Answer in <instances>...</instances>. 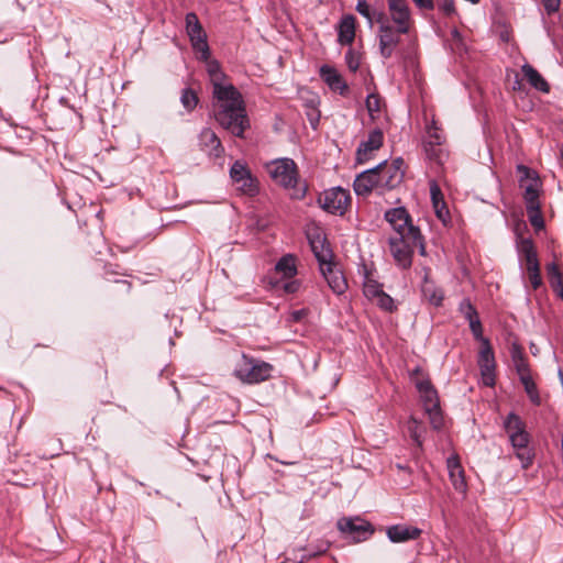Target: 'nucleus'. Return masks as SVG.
Returning <instances> with one entry per match:
<instances>
[{"instance_id": "nucleus-1", "label": "nucleus", "mask_w": 563, "mask_h": 563, "mask_svg": "<svg viewBox=\"0 0 563 563\" xmlns=\"http://www.w3.org/2000/svg\"><path fill=\"white\" fill-rule=\"evenodd\" d=\"M207 71L213 87V98L217 100L214 119L233 135L242 137L250 126L245 104L241 92L227 82V76L217 60L207 59Z\"/></svg>"}, {"instance_id": "nucleus-2", "label": "nucleus", "mask_w": 563, "mask_h": 563, "mask_svg": "<svg viewBox=\"0 0 563 563\" xmlns=\"http://www.w3.org/2000/svg\"><path fill=\"white\" fill-rule=\"evenodd\" d=\"M384 218L394 230V235L388 239L390 254L398 266L409 268L416 249H419L421 255H426L421 232L412 224L411 217L405 207L387 210Z\"/></svg>"}, {"instance_id": "nucleus-3", "label": "nucleus", "mask_w": 563, "mask_h": 563, "mask_svg": "<svg viewBox=\"0 0 563 563\" xmlns=\"http://www.w3.org/2000/svg\"><path fill=\"white\" fill-rule=\"evenodd\" d=\"M504 429L509 437L516 456L521 462V466L528 468L532 463L533 453L529 448L530 435L526 431V423L518 415L510 412L504 420Z\"/></svg>"}, {"instance_id": "nucleus-4", "label": "nucleus", "mask_w": 563, "mask_h": 563, "mask_svg": "<svg viewBox=\"0 0 563 563\" xmlns=\"http://www.w3.org/2000/svg\"><path fill=\"white\" fill-rule=\"evenodd\" d=\"M272 179L286 189H292L291 197L302 199L306 195V186H298V169L291 158H278L266 165Z\"/></svg>"}, {"instance_id": "nucleus-5", "label": "nucleus", "mask_w": 563, "mask_h": 563, "mask_svg": "<svg viewBox=\"0 0 563 563\" xmlns=\"http://www.w3.org/2000/svg\"><path fill=\"white\" fill-rule=\"evenodd\" d=\"M272 365L242 354L234 367V376L241 382L256 384L271 376Z\"/></svg>"}, {"instance_id": "nucleus-6", "label": "nucleus", "mask_w": 563, "mask_h": 563, "mask_svg": "<svg viewBox=\"0 0 563 563\" xmlns=\"http://www.w3.org/2000/svg\"><path fill=\"white\" fill-rule=\"evenodd\" d=\"M186 31L194 51L199 54L198 58L200 60L210 58L207 34L195 12L186 14Z\"/></svg>"}, {"instance_id": "nucleus-7", "label": "nucleus", "mask_w": 563, "mask_h": 563, "mask_svg": "<svg viewBox=\"0 0 563 563\" xmlns=\"http://www.w3.org/2000/svg\"><path fill=\"white\" fill-rule=\"evenodd\" d=\"M404 165V159L397 157L390 164L385 161L375 166L377 174H379V189L390 190L398 187L405 177Z\"/></svg>"}, {"instance_id": "nucleus-8", "label": "nucleus", "mask_w": 563, "mask_h": 563, "mask_svg": "<svg viewBox=\"0 0 563 563\" xmlns=\"http://www.w3.org/2000/svg\"><path fill=\"white\" fill-rule=\"evenodd\" d=\"M410 30L393 25L377 31L378 49L384 59L390 58L397 52V47L401 42V35L408 34Z\"/></svg>"}, {"instance_id": "nucleus-9", "label": "nucleus", "mask_w": 563, "mask_h": 563, "mask_svg": "<svg viewBox=\"0 0 563 563\" xmlns=\"http://www.w3.org/2000/svg\"><path fill=\"white\" fill-rule=\"evenodd\" d=\"M320 207L329 213L343 214L350 202L349 191L336 187L325 190L318 199Z\"/></svg>"}, {"instance_id": "nucleus-10", "label": "nucleus", "mask_w": 563, "mask_h": 563, "mask_svg": "<svg viewBox=\"0 0 563 563\" xmlns=\"http://www.w3.org/2000/svg\"><path fill=\"white\" fill-rule=\"evenodd\" d=\"M338 528L354 542L365 541L374 533L372 525L361 518H342L338 521Z\"/></svg>"}, {"instance_id": "nucleus-11", "label": "nucleus", "mask_w": 563, "mask_h": 563, "mask_svg": "<svg viewBox=\"0 0 563 563\" xmlns=\"http://www.w3.org/2000/svg\"><path fill=\"white\" fill-rule=\"evenodd\" d=\"M230 176L238 185V189L247 196H255L258 192V183L245 164L236 161L230 169Z\"/></svg>"}, {"instance_id": "nucleus-12", "label": "nucleus", "mask_w": 563, "mask_h": 563, "mask_svg": "<svg viewBox=\"0 0 563 563\" xmlns=\"http://www.w3.org/2000/svg\"><path fill=\"white\" fill-rule=\"evenodd\" d=\"M517 172L520 175L519 186L523 189L526 205L539 202L541 183L536 172L525 165H518Z\"/></svg>"}, {"instance_id": "nucleus-13", "label": "nucleus", "mask_w": 563, "mask_h": 563, "mask_svg": "<svg viewBox=\"0 0 563 563\" xmlns=\"http://www.w3.org/2000/svg\"><path fill=\"white\" fill-rule=\"evenodd\" d=\"M482 379L485 386L492 387L495 385V354L489 341H484V344H481L478 360H477Z\"/></svg>"}, {"instance_id": "nucleus-14", "label": "nucleus", "mask_w": 563, "mask_h": 563, "mask_svg": "<svg viewBox=\"0 0 563 563\" xmlns=\"http://www.w3.org/2000/svg\"><path fill=\"white\" fill-rule=\"evenodd\" d=\"M320 271L334 294L342 295L345 292L347 289L346 279L341 269L332 261L320 266Z\"/></svg>"}, {"instance_id": "nucleus-15", "label": "nucleus", "mask_w": 563, "mask_h": 563, "mask_svg": "<svg viewBox=\"0 0 563 563\" xmlns=\"http://www.w3.org/2000/svg\"><path fill=\"white\" fill-rule=\"evenodd\" d=\"M388 12L394 25L410 30L411 12L407 0H387Z\"/></svg>"}, {"instance_id": "nucleus-16", "label": "nucleus", "mask_w": 563, "mask_h": 563, "mask_svg": "<svg viewBox=\"0 0 563 563\" xmlns=\"http://www.w3.org/2000/svg\"><path fill=\"white\" fill-rule=\"evenodd\" d=\"M353 188L356 195L366 196L373 189H379V174L375 167L361 173L353 183Z\"/></svg>"}, {"instance_id": "nucleus-17", "label": "nucleus", "mask_w": 563, "mask_h": 563, "mask_svg": "<svg viewBox=\"0 0 563 563\" xmlns=\"http://www.w3.org/2000/svg\"><path fill=\"white\" fill-rule=\"evenodd\" d=\"M310 247L319 263L322 266L332 260V251L327 243L325 238L318 231L308 234Z\"/></svg>"}, {"instance_id": "nucleus-18", "label": "nucleus", "mask_w": 563, "mask_h": 563, "mask_svg": "<svg viewBox=\"0 0 563 563\" xmlns=\"http://www.w3.org/2000/svg\"><path fill=\"white\" fill-rule=\"evenodd\" d=\"M421 533V529L407 525H394L388 527L386 530L388 539L394 543L417 540Z\"/></svg>"}, {"instance_id": "nucleus-19", "label": "nucleus", "mask_w": 563, "mask_h": 563, "mask_svg": "<svg viewBox=\"0 0 563 563\" xmlns=\"http://www.w3.org/2000/svg\"><path fill=\"white\" fill-rule=\"evenodd\" d=\"M383 132L379 129L373 130L367 140L363 141L356 151L357 162H366L369 158L371 153L383 145Z\"/></svg>"}, {"instance_id": "nucleus-20", "label": "nucleus", "mask_w": 563, "mask_h": 563, "mask_svg": "<svg viewBox=\"0 0 563 563\" xmlns=\"http://www.w3.org/2000/svg\"><path fill=\"white\" fill-rule=\"evenodd\" d=\"M320 77L331 90L338 91L342 96L347 92L349 87L341 74L335 68L323 65L320 68Z\"/></svg>"}, {"instance_id": "nucleus-21", "label": "nucleus", "mask_w": 563, "mask_h": 563, "mask_svg": "<svg viewBox=\"0 0 563 563\" xmlns=\"http://www.w3.org/2000/svg\"><path fill=\"white\" fill-rule=\"evenodd\" d=\"M516 247L519 256L526 261V268L540 264L534 243L531 239L517 235Z\"/></svg>"}, {"instance_id": "nucleus-22", "label": "nucleus", "mask_w": 563, "mask_h": 563, "mask_svg": "<svg viewBox=\"0 0 563 563\" xmlns=\"http://www.w3.org/2000/svg\"><path fill=\"white\" fill-rule=\"evenodd\" d=\"M199 140L202 150L209 155L220 157L223 154L224 150L221 145V141L211 129H203L199 135Z\"/></svg>"}, {"instance_id": "nucleus-23", "label": "nucleus", "mask_w": 563, "mask_h": 563, "mask_svg": "<svg viewBox=\"0 0 563 563\" xmlns=\"http://www.w3.org/2000/svg\"><path fill=\"white\" fill-rule=\"evenodd\" d=\"M355 38V18L351 14L341 19L338 27V41L342 45H351Z\"/></svg>"}, {"instance_id": "nucleus-24", "label": "nucleus", "mask_w": 563, "mask_h": 563, "mask_svg": "<svg viewBox=\"0 0 563 563\" xmlns=\"http://www.w3.org/2000/svg\"><path fill=\"white\" fill-rule=\"evenodd\" d=\"M446 464L449 476L454 488L459 492H464L466 488V483L464 478V472L459 460L456 457H449Z\"/></svg>"}, {"instance_id": "nucleus-25", "label": "nucleus", "mask_w": 563, "mask_h": 563, "mask_svg": "<svg viewBox=\"0 0 563 563\" xmlns=\"http://www.w3.org/2000/svg\"><path fill=\"white\" fill-rule=\"evenodd\" d=\"M521 70L525 78L533 88L542 92H549V84L534 67L529 64H525Z\"/></svg>"}, {"instance_id": "nucleus-26", "label": "nucleus", "mask_w": 563, "mask_h": 563, "mask_svg": "<svg viewBox=\"0 0 563 563\" xmlns=\"http://www.w3.org/2000/svg\"><path fill=\"white\" fill-rule=\"evenodd\" d=\"M276 274L283 278H291L297 274L295 256L287 254L283 256L275 265Z\"/></svg>"}, {"instance_id": "nucleus-27", "label": "nucleus", "mask_w": 563, "mask_h": 563, "mask_svg": "<svg viewBox=\"0 0 563 563\" xmlns=\"http://www.w3.org/2000/svg\"><path fill=\"white\" fill-rule=\"evenodd\" d=\"M429 269H424L423 284L421 286V291L423 296L434 306H440L443 300V294L440 290L434 289L432 283L428 279Z\"/></svg>"}, {"instance_id": "nucleus-28", "label": "nucleus", "mask_w": 563, "mask_h": 563, "mask_svg": "<svg viewBox=\"0 0 563 563\" xmlns=\"http://www.w3.org/2000/svg\"><path fill=\"white\" fill-rule=\"evenodd\" d=\"M526 208H527L528 219H529L531 225L533 228H536L537 230L543 229L544 221H543V218L541 214L540 202L527 203Z\"/></svg>"}, {"instance_id": "nucleus-29", "label": "nucleus", "mask_w": 563, "mask_h": 563, "mask_svg": "<svg viewBox=\"0 0 563 563\" xmlns=\"http://www.w3.org/2000/svg\"><path fill=\"white\" fill-rule=\"evenodd\" d=\"M424 152L428 157V159L437 163V164H443L446 153L443 148V145H435L433 143H423Z\"/></svg>"}, {"instance_id": "nucleus-30", "label": "nucleus", "mask_w": 563, "mask_h": 563, "mask_svg": "<svg viewBox=\"0 0 563 563\" xmlns=\"http://www.w3.org/2000/svg\"><path fill=\"white\" fill-rule=\"evenodd\" d=\"M445 136L443 131L437 125V122H432L427 126V140L424 143H433L435 145H443Z\"/></svg>"}, {"instance_id": "nucleus-31", "label": "nucleus", "mask_w": 563, "mask_h": 563, "mask_svg": "<svg viewBox=\"0 0 563 563\" xmlns=\"http://www.w3.org/2000/svg\"><path fill=\"white\" fill-rule=\"evenodd\" d=\"M363 291L368 299H374L377 295H379L383 291V289L382 285L378 282L372 278L368 274H365L363 282Z\"/></svg>"}, {"instance_id": "nucleus-32", "label": "nucleus", "mask_w": 563, "mask_h": 563, "mask_svg": "<svg viewBox=\"0 0 563 563\" xmlns=\"http://www.w3.org/2000/svg\"><path fill=\"white\" fill-rule=\"evenodd\" d=\"M520 382L522 383L529 399L534 405L539 406L541 404V398H540V395L538 393L537 385L534 384V382L532 379V376L521 377Z\"/></svg>"}, {"instance_id": "nucleus-33", "label": "nucleus", "mask_w": 563, "mask_h": 563, "mask_svg": "<svg viewBox=\"0 0 563 563\" xmlns=\"http://www.w3.org/2000/svg\"><path fill=\"white\" fill-rule=\"evenodd\" d=\"M547 273H548L550 285L554 290H556V289H559V287L563 286V275L560 272V269L555 263L548 264Z\"/></svg>"}, {"instance_id": "nucleus-34", "label": "nucleus", "mask_w": 563, "mask_h": 563, "mask_svg": "<svg viewBox=\"0 0 563 563\" xmlns=\"http://www.w3.org/2000/svg\"><path fill=\"white\" fill-rule=\"evenodd\" d=\"M180 101L187 111H192L198 103V96L192 89L185 88L181 92Z\"/></svg>"}, {"instance_id": "nucleus-35", "label": "nucleus", "mask_w": 563, "mask_h": 563, "mask_svg": "<svg viewBox=\"0 0 563 563\" xmlns=\"http://www.w3.org/2000/svg\"><path fill=\"white\" fill-rule=\"evenodd\" d=\"M374 299L376 300L377 306L385 311L391 312L396 309L394 299L389 295L384 292V290Z\"/></svg>"}, {"instance_id": "nucleus-36", "label": "nucleus", "mask_w": 563, "mask_h": 563, "mask_svg": "<svg viewBox=\"0 0 563 563\" xmlns=\"http://www.w3.org/2000/svg\"><path fill=\"white\" fill-rule=\"evenodd\" d=\"M372 16L373 23L375 22L378 24V31H383L385 27H390L394 25L390 15L388 16L384 11L374 10Z\"/></svg>"}, {"instance_id": "nucleus-37", "label": "nucleus", "mask_w": 563, "mask_h": 563, "mask_svg": "<svg viewBox=\"0 0 563 563\" xmlns=\"http://www.w3.org/2000/svg\"><path fill=\"white\" fill-rule=\"evenodd\" d=\"M366 109L372 118L380 111V98L376 93H369L365 101Z\"/></svg>"}, {"instance_id": "nucleus-38", "label": "nucleus", "mask_w": 563, "mask_h": 563, "mask_svg": "<svg viewBox=\"0 0 563 563\" xmlns=\"http://www.w3.org/2000/svg\"><path fill=\"white\" fill-rule=\"evenodd\" d=\"M421 398L423 400L426 410L439 407V399L435 389H429L426 393L421 394Z\"/></svg>"}, {"instance_id": "nucleus-39", "label": "nucleus", "mask_w": 563, "mask_h": 563, "mask_svg": "<svg viewBox=\"0 0 563 563\" xmlns=\"http://www.w3.org/2000/svg\"><path fill=\"white\" fill-rule=\"evenodd\" d=\"M355 9L362 16H364L367 20L369 26L372 27L373 26V16L372 15H373L374 10L371 9L367 1L358 0Z\"/></svg>"}, {"instance_id": "nucleus-40", "label": "nucleus", "mask_w": 563, "mask_h": 563, "mask_svg": "<svg viewBox=\"0 0 563 563\" xmlns=\"http://www.w3.org/2000/svg\"><path fill=\"white\" fill-rule=\"evenodd\" d=\"M470 329L474 335V338L484 344V341H489L487 338L483 335V328L479 318L472 319L470 322Z\"/></svg>"}, {"instance_id": "nucleus-41", "label": "nucleus", "mask_w": 563, "mask_h": 563, "mask_svg": "<svg viewBox=\"0 0 563 563\" xmlns=\"http://www.w3.org/2000/svg\"><path fill=\"white\" fill-rule=\"evenodd\" d=\"M430 418V423L433 429L439 430L443 426V417L440 410V406L434 409L426 410Z\"/></svg>"}, {"instance_id": "nucleus-42", "label": "nucleus", "mask_w": 563, "mask_h": 563, "mask_svg": "<svg viewBox=\"0 0 563 563\" xmlns=\"http://www.w3.org/2000/svg\"><path fill=\"white\" fill-rule=\"evenodd\" d=\"M527 272H528L529 279H530V283H531L533 289L539 288L542 284V279H541V275H540V264L527 267Z\"/></svg>"}, {"instance_id": "nucleus-43", "label": "nucleus", "mask_w": 563, "mask_h": 563, "mask_svg": "<svg viewBox=\"0 0 563 563\" xmlns=\"http://www.w3.org/2000/svg\"><path fill=\"white\" fill-rule=\"evenodd\" d=\"M460 310L464 314L465 319L470 322L472 319L478 317V313L470 300L464 299L460 303Z\"/></svg>"}, {"instance_id": "nucleus-44", "label": "nucleus", "mask_w": 563, "mask_h": 563, "mask_svg": "<svg viewBox=\"0 0 563 563\" xmlns=\"http://www.w3.org/2000/svg\"><path fill=\"white\" fill-rule=\"evenodd\" d=\"M408 431L410 433L411 439L416 442V444L421 448V432L419 431V423L416 419H411L408 423Z\"/></svg>"}, {"instance_id": "nucleus-45", "label": "nucleus", "mask_w": 563, "mask_h": 563, "mask_svg": "<svg viewBox=\"0 0 563 563\" xmlns=\"http://www.w3.org/2000/svg\"><path fill=\"white\" fill-rule=\"evenodd\" d=\"M345 62L351 71H356L360 67V57L353 49H349L345 54Z\"/></svg>"}, {"instance_id": "nucleus-46", "label": "nucleus", "mask_w": 563, "mask_h": 563, "mask_svg": "<svg viewBox=\"0 0 563 563\" xmlns=\"http://www.w3.org/2000/svg\"><path fill=\"white\" fill-rule=\"evenodd\" d=\"M519 378L531 376L530 368L526 356L514 364Z\"/></svg>"}, {"instance_id": "nucleus-47", "label": "nucleus", "mask_w": 563, "mask_h": 563, "mask_svg": "<svg viewBox=\"0 0 563 563\" xmlns=\"http://www.w3.org/2000/svg\"><path fill=\"white\" fill-rule=\"evenodd\" d=\"M430 195H431L433 208L438 209V206L444 201H443V196H442V192H441L439 186L434 183L431 184V186H430Z\"/></svg>"}, {"instance_id": "nucleus-48", "label": "nucleus", "mask_w": 563, "mask_h": 563, "mask_svg": "<svg viewBox=\"0 0 563 563\" xmlns=\"http://www.w3.org/2000/svg\"><path fill=\"white\" fill-rule=\"evenodd\" d=\"M439 10H441L446 15H452L455 13L454 0H435Z\"/></svg>"}, {"instance_id": "nucleus-49", "label": "nucleus", "mask_w": 563, "mask_h": 563, "mask_svg": "<svg viewBox=\"0 0 563 563\" xmlns=\"http://www.w3.org/2000/svg\"><path fill=\"white\" fill-rule=\"evenodd\" d=\"M544 10L549 15L559 11L561 5V0H542Z\"/></svg>"}, {"instance_id": "nucleus-50", "label": "nucleus", "mask_w": 563, "mask_h": 563, "mask_svg": "<svg viewBox=\"0 0 563 563\" xmlns=\"http://www.w3.org/2000/svg\"><path fill=\"white\" fill-rule=\"evenodd\" d=\"M510 355L514 364L525 357L522 349L517 344L512 345L510 350Z\"/></svg>"}, {"instance_id": "nucleus-51", "label": "nucleus", "mask_w": 563, "mask_h": 563, "mask_svg": "<svg viewBox=\"0 0 563 563\" xmlns=\"http://www.w3.org/2000/svg\"><path fill=\"white\" fill-rule=\"evenodd\" d=\"M283 288H284L285 292L294 294L298 290L299 284L297 280L286 282V283H284Z\"/></svg>"}, {"instance_id": "nucleus-52", "label": "nucleus", "mask_w": 563, "mask_h": 563, "mask_svg": "<svg viewBox=\"0 0 563 563\" xmlns=\"http://www.w3.org/2000/svg\"><path fill=\"white\" fill-rule=\"evenodd\" d=\"M416 386L420 394H423L429 389H434L429 379L419 380Z\"/></svg>"}, {"instance_id": "nucleus-53", "label": "nucleus", "mask_w": 563, "mask_h": 563, "mask_svg": "<svg viewBox=\"0 0 563 563\" xmlns=\"http://www.w3.org/2000/svg\"><path fill=\"white\" fill-rule=\"evenodd\" d=\"M420 9L432 10L434 8L433 0H412Z\"/></svg>"}, {"instance_id": "nucleus-54", "label": "nucleus", "mask_w": 563, "mask_h": 563, "mask_svg": "<svg viewBox=\"0 0 563 563\" xmlns=\"http://www.w3.org/2000/svg\"><path fill=\"white\" fill-rule=\"evenodd\" d=\"M435 210V213H437V217L442 220L443 222H445V217L449 214V210L448 208L445 207V203L442 202L438 206V209H434Z\"/></svg>"}, {"instance_id": "nucleus-55", "label": "nucleus", "mask_w": 563, "mask_h": 563, "mask_svg": "<svg viewBox=\"0 0 563 563\" xmlns=\"http://www.w3.org/2000/svg\"><path fill=\"white\" fill-rule=\"evenodd\" d=\"M309 120H310L311 126L313 129H317V125L319 123V114L310 115Z\"/></svg>"}, {"instance_id": "nucleus-56", "label": "nucleus", "mask_w": 563, "mask_h": 563, "mask_svg": "<svg viewBox=\"0 0 563 563\" xmlns=\"http://www.w3.org/2000/svg\"><path fill=\"white\" fill-rule=\"evenodd\" d=\"M555 291H558L559 296L563 299V286L559 287Z\"/></svg>"}, {"instance_id": "nucleus-57", "label": "nucleus", "mask_w": 563, "mask_h": 563, "mask_svg": "<svg viewBox=\"0 0 563 563\" xmlns=\"http://www.w3.org/2000/svg\"><path fill=\"white\" fill-rule=\"evenodd\" d=\"M300 313H301L300 311H296V312L294 313V318H295L296 320H298V319L300 318Z\"/></svg>"}, {"instance_id": "nucleus-58", "label": "nucleus", "mask_w": 563, "mask_h": 563, "mask_svg": "<svg viewBox=\"0 0 563 563\" xmlns=\"http://www.w3.org/2000/svg\"><path fill=\"white\" fill-rule=\"evenodd\" d=\"M397 467H398L399 470H407V467H406V466H402V465H400V464H398V465H397Z\"/></svg>"}]
</instances>
